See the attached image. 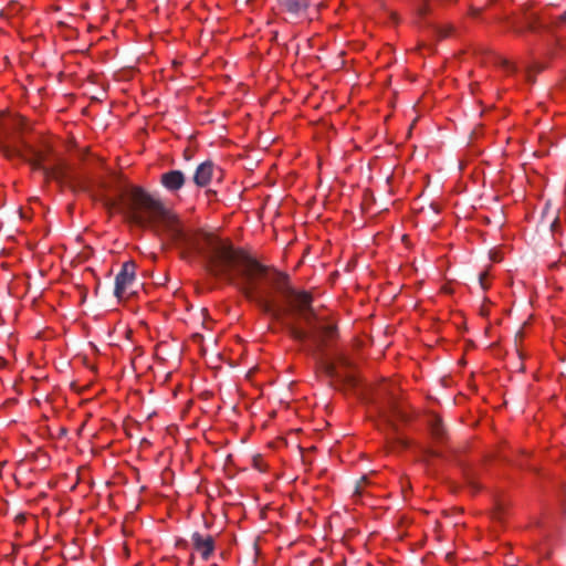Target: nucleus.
Masks as SVG:
<instances>
[{"instance_id": "obj_11", "label": "nucleus", "mask_w": 566, "mask_h": 566, "mask_svg": "<svg viewBox=\"0 0 566 566\" xmlns=\"http://www.w3.org/2000/svg\"><path fill=\"white\" fill-rule=\"evenodd\" d=\"M366 484H368V478L367 476H363L360 480H358L356 482L353 495L354 496H360L363 494V492H364V486Z\"/></svg>"}, {"instance_id": "obj_10", "label": "nucleus", "mask_w": 566, "mask_h": 566, "mask_svg": "<svg viewBox=\"0 0 566 566\" xmlns=\"http://www.w3.org/2000/svg\"><path fill=\"white\" fill-rule=\"evenodd\" d=\"M566 24V11L558 17L551 19L552 31Z\"/></svg>"}, {"instance_id": "obj_13", "label": "nucleus", "mask_w": 566, "mask_h": 566, "mask_svg": "<svg viewBox=\"0 0 566 566\" xmlns=\"http://www.w3.org/2000/svg\"><path fill=\"white\" fill-rule=\"evenodd\" d=\"M486 275H488V273H486V272H482V273L479 275V281H480L481 287H482V289H484V290L486 289V284H485Z\"/></svg>"}, {"instance_id": "obj_18", "label": "nucleus", "mask_w": 566, "mask_h": 566, "mask_svg": "<svg viewBox=\"0 0 566 566\" xmlns=\"http://www.w3.org/2000/svg\"><path fill=\"white\" fill-rule=\"evenodd\" d=\"M467 480H468L470 483H472V484H473V480H472V478H471L469 474L467 475Z\"/></svg>"}, {"instance_id": "obj_17", "label": "nucleus", "mask_w": 566, "mask_h": 566, "mask_svg": "<svg viewBox=\"0 0 566 566\" xmlns=\"http://www.w3.org/2000/svg\"><path fill=\"white\" fill-rule=\"evenodd\" d=\"M430 455H431V457H440V454H439L438 452H436V451H431V452H430Z\"/></svg>"}, {"instance_id": "obj_2", "label": "nucleus", "mask_w": 566, "mask_h": 566, "mask_svg": "<svg viewBox=\"0 0 566 566\" xmlns=\"http://www.w3.org/2000/svg\"><path fill=\"white\" fill-rule=\"evenodd\" d=\"M0 151L9 159L18 157L24 160L31 165L32 169L41 170L45 178H66L64 164L57 163L53 166L44 165L51 154L50 147L36 149L23 140L21 142V147L9 144V130L6 119L2 116H0Z\"/></svg>"}, {"instance_id": "obj_19", "label": "nucleus", "mask_w": 566, "mask_h": 566, "mask_svg": "<svg viewBox=\"0 0 566 566\" xmlns=\"http://www.w3.org/2000/svg\"><path fill=\"white\" fill-rule=\"evenodd\" d=\"M492 259L493 261H500L499 255H493Z\"/></svg>"}, {"instance_id": "obj_9", "label": "nucleus", "mask_w": 566, "mask_h": 566, "mask_svg": "<svg viewBox=\"0 0 566 566\" xmlns=\"http://www.w3.org/2000/svg\"><path fill=\"white\" fill-rule=\"evenodd\" d=\"M526 29L532 32H536L538 29L552 31L551 22L548 24H544L538 20V18L533 15L527 18Z\"/></svg>"}, {"instance_id": "obj_1", "label": "nucleus", "mask_w": 566, "mask_h": 566, "mask_svg": "<svg viewBox=\"0 0 566 566\" xmlns=\"http://www.w3.org/2000/svg\"><path fill=\"white\" fill-rule=\"evenodd\" d=\"M103 202L157 237L167 234L181 249L182 258L199 256L209 274L235 286L262 313L282 322L294 340L303 345L312 340L304 350L321 364L328 377L343 379L336 366L321 356L327 342L336 336V325L313 306L311 293L293 289L287 274L261 264L213 233L185 229L159 198L140 187L123 188L117 199L105 197Z\"/></svg>"}, {"instance_id": "obj_16", "label": "nucleus", "mask_w": 566, "mask_h": 566, "mask_svg": "<svg viewBox=\"0 0 566 566\" xmlns=\"http://www.w3.org/2000/svg\"><path fill=\"white\" fill-rule=\"evenodd\" d=\"M206 195H207V197H209V198H210V197H212V196H214V195H216V191H213V190H211V189H208V190L206 191Z\"/></svg>"}, {"instance_id": "obj_6", "label": "nucleus", "mask_w": 566, "mask_h": 566, "mask_svg": "<svg viewBox=\"0 0 566 566\" xmlns=\"http://www.w3.org/2000/svg\"><path fill=\"white\" fill-rule=\"evenodd\" d=\"M216 170L217 167L211 160L201 163L195 170L192 182L199 188L208 187Z\"/></svg>"}, {"instance_id": "obj_4", "label": "nucleus", "mask_w": 566, "mask_h": 566, "mask_svg": "<svg viewBox=\"0 0 566 566\" xmlns=\"http://www.w3.org/2000/svg\"><path fill=\"white\" fill-rule=\"evenodd\" d=\"M186 182V175L178 169L168 170L160 176V185L172 195L177 193Z\"/></svg>"}, {"instance_id": "obj_7", "label": "nucleus", "mask_w": 566, "mask_h": 566, "mask_svg": "<svg viewBox=\"0 0 566 566\" xmlns=\"http://www.w3.org/2000/svg\"><path fill=\"white\" fill-rule=\"evenodd\" d=\"M282 10L298 17L306 11L310 6L308 0H277Z\"/></svg>"}, {"instance_id": "obj_15", "label": "nucleus", "mask_w": 566, "mask_h": 566, "mask_svg": "<svg viewBox=\"0 0 566 566\" xmlns=\"http://www.w3.org/2000/svg\"><path fill=\"white\" fill-rule=\"evenodd\" d=\"M557 223H558V219H557V218H555V219L553 220L552 224H551V229H552V231H556Z\"/></svg>"}, {"instance_id": "obj_20", "label": "nucleus", "mask_w": 566, "mask_h": 566, "mask_svg": "<svg viewBox=\"0 0 566 566\" xmlns=\"http://www.w3.org/2000/svg\"><path fill=\"white\" fill-rule=\"evenodd\" d=\"M342 364L345 365V366L348 365V363L345 359H342Z\"/></svg>"}, {"instance_id": "obj_12", "label": "nucleus", "mask_w": 566, "mask_h": 566, "mask_svg": "<svg viewBox=\"0 0 566 566\" xmlns=\"http://www.w3.org/2000/svg\"><path fill=\"white\" fill-rule=\"evenodd\" d=\"M436 33L440 39L448 38L452 32V27L446 25V27H437Z\"/></svg>"}, {"instance_id": "obj_8", "label": "nucleus", "mask_w": 566, "mask_h": 566, "mask_svg": "<svg viewBox=\"0 0 566 566\" xmlns=\"http://www.w3.org/2000/svg\"><path fill=\"white\" fill-rule=\"evenodd\" d=\"M431 433L437 440H441L444 437L446 430L442 420L437 416H433L430 420Z\"/></svg>"}, {"instance_id": "obj_5", "label": "nucleus", "mask_w": 566, "mask_h": 566, "mask_svg": "<svg viewBox=\"0 0 566 566\" xmlns=\"http://www.w3.org/2000/svg\"><path fill=\"white\" fill-rule=\"evenodd\" d=\"M191 542L193 548L200 554L203 560H208L212 556L216 543L211 535H202L199 532H195L191 535Z\"/></svg>"}, {"instance_id": "obj_14", "label": "nucleus", "mask_w": 566, "mask_h": 566, "mask_svg": "<svg viewBox=\"0 0 566 566\" xmlns=\"http://www.w3.org/2000/svg\"><path fill=\"white\" fill-rule=\"evenodd\" d=\"M344 381L348 382L350 386H355V378L353 376L344 377Z\"/></svg>"}, {"instance_id": "obj_3", "label": "nucleus", "mask_w": 566, "mask_h": 566, "mask_svg": "<svg viewBox=\"0 0 566 566\" xmlns=\"http://www.w3.org/2000/svg\"><path fill=\"white\" fill-rule=\"evenodd\" d=\"M135 269L136 264L133 261H127L116 275L114 294L118 300L128 294V289L135 281Z\"/></svg>"}]
</instances>
